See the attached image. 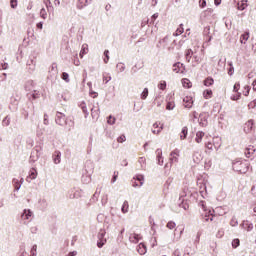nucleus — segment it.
<instances>
[{
    "instance_id": "nucleus-43",
    "label": "nucleus",
    "mask_w": 256,
    "mask_h": 256,
    "mask_svg": "<svg viewBox=\"0 0 256 256\" xmlns=\"http://www.w3.org/2000/svg\"><path fill=\"white\" fill-rule=\"evenodd\" d=\"M20 254H19V256H29V253H27L26 251H25V244H22L21 246H20Z\"/></svg>"
},
{
    "instance_id": "nucleus-46",
    "label": "nucleus",
    "mask_w": 256,
    "mask_h": 256,
    "mask_svg": "<svg viewBox=\"0 0 256 256\" xmlns=\"http://www.w3.org/2000/svg\"><path fill=\"white\" fill-rule=\"evenodd\" d=\"M80 107H81L83 113H85V115H86V117H87V115H89V111L87 110V105L85 104V102H82V103L80 104Z\"/></svg>"
},
{
    "instance_id": "nucleus-38",
    "label": "nucleus",
    "mask_w": 256,
    "mask_h": 256,
    "mask_svg": "<svg viewBox=\"0 0 256 256\" xmlns=\"http://www.w3.org/2000/svg\"><path fill=\"white\" fill-rule=\"evenodd\" d=\"M167 111H173L175 109V102L173 101H168L166 105Z\"/></svg>"
},
{
    "instance_id": "nucleus-41",
    "label": "nucleus",
    "mask_w": 256,
    "mask_h": 256,
    "mask_svg": "<svg viewBox=\"0 0 256 256\" xmlns=\"http://www.w3.org/2000/svg\"><path fill=\"white\" fill-rule=\"evenodd\" d=\"M239 245H241V241L239 240V238L232 240L233 249H237V247H239Z\"/></svg>"
},
{
    "instance_id": "nucleus-1",
    "label": "nucleus",
    "mask_w": 256,
    "mask_h": 256,
    "mask_svg": "<svg viewBox=\"0 0 256 256\" xmlns=\"http://www.w3.org/2000/svg\"><path fill=\"white\" fill-rule=\"evenodd\" d=\"M204 213H202V219L205 223H217V216L213 215L211 213V210H207V207H205V202L200 203Z\"/></svg>"
},
{
    "instance_id": "nucleus-56",
    "label": "nucleus",
    "mask_w": 256,
    "mask_h": 256,
    "mask_svg": "<svg viewBox=\"0 0 256 256\" xmlns=\"http://www.w3.org/2000/svg\"><path fill=\"white\" fill-rule=\"evenodd\" d=\"M18 2L17 0H10V7L12 9H17Z\"/></svg>"
},
{
    "instance_id": "nucleus-16",
    "label": "nucleus",
    "mask_w": 256,
    "mask_h": 256,
    "mask_svg": "<svg viewBox=\"0 0 256 256\" xmlns=\"http://www.w3.org/2000/svg\"><path fill=\"white\" fill-rule=\"evenodd\" d=\"M138 164L140 165V169L142 171H145V169H147V159H145V157H140L138 159Z\"/></svg>"
},
{
    "instance_id": "nucleus-4",
    "label": "nucleus",
    "mask_w": 256,
    "mask_h": 256,
    "mask_svg": "<svg viewBox=\"0 0 256 256\" xmlns=\"http://www.w3.org/2000/svg\"><path fill=\"white\" fill-rule=\"evenodd\" d=\"M145 176L138 174L132 179V187H143Z\"/></svg>"
},
{
    "instance_id": "nucleus-45",
    "label": "nucleus",
    "mask_w": 256,
    "mask_h": 256,
    "mask_svg": "<svg viewBox=\"0 0 256 256\" xmlns=\"http://www.w3.org/2000/svg\"><path fill=\"white\" fill-rule=\"evenodd\" d=\"M116 67H117L119 73H123V71H125V64L122 63V62L118 63V64L116 65Z\"/></svg>"
},
{
    "instance_id": "nucleus-2",
    "label": "nucleus",
    "mask_w": 256,
    "mask_h": 256,
    "mask_svg": "<svg viewBox=\"0 0 256 256\" xmlns=\"http://www.w3.org/2000/svg\"><path fill=\"white\" fill-rule=\"evenodd\" d=\"M232 169L237 173H247L249 171V164L245 161L238 160L233 162Z\"/></svg>"
},
{
    "instance_id": "nucleus-40",
    "label": "nucleus",
    "mask_w": 256,
    "mask_h": 256,
    "mask_svg": "<svg viewBox=\"0 0 256 256\" xmlns=\"http://www.w3.org/2000/svg\"><path fill=\"white\" fill-rule=\"evenodd\" d=\"M38 203H39L40 207H42V209H47L48 203H47L46 199L42 198V199L39 200Z\"/></svg>"
},
{
    "instance_id": "nucleus-44",
    "label": "nucleus",
    "mask_w": 256,
    "mask_h": 256,
    "mask_svg": "<svg viewBox=\"0 0 256 256\" xmlns=\"http://www.w3.org/2000/svg\"><path fill=\"white\" fill-rule=\"evenodd\" d=\"M213 83H214L213 78H207L206 80H204L205 87H211V85H213Z\"/></svg>"
},
{
    "instance_id": "nucleus-34",
    "label": "nucleus",
    "mask_w": 256,
    "mask_h": 256,
    "mask_svg": "<svg viewBox=\"0 0 256 256\" xmlns=\"http://www.w3.org/2000/svg\"><path fill=\"white\" fill-rule=\"evenodd\" d=\"M44 5L47 8L48 11H53V4L51 3V0H43Z\"/></svg>"
},
{
    "instance_id": "nucleus-57",
    "label": "nucleus",
    "mask_w": 256,
    "mask_h": 256,
    "mask_svg": "<svg viewBox=\"0 0 256 256\" xmlns=\"http://www.w3.org/2000/svg\"><path fill=\"white\" fill-rule=\"evenodd\" d=\"M118 143H125L127 141V137L125 135H121L117 138Z\"/></svg>"
},
{
    "instance_id": "nucleus-54",
    "label": "nucleus",
    "mask_w": 256,
    "mask_h": 256,
    "mask_svg": "<svg viewBox=\"0 0 256 256\" xmlns=\"http://www.w3.org/2000/svg\"><path fill=\"white\" fill-rule=\"evenodd\" d=\"M62 79L63 81H65L66 83H69L70 79H69V74L67 72H63L62 73Z\"/></svg>"
},
{
    "instance_id": "nucleus-31",
    "label": "nucleus",
    "mask_w": 256,
    "mask_h": 256,
    "mask_svg": "<svg viewBox=\"0 0 256 256\" xmlns=\"http://www.w3.org/2000/svg\"><path fill=\"white\" fill-rule=\"evenodd\" d=\"M182 85L185 89H191V81L187 78L182 79Z\"/></svg>"
},
{
    "instance_id": "nucleus-30",
    "label": "nucleus",
    "mask_w": 256,
    "mask_h": 256,
    "mask_svg": "<svg viewBox=\"0 0 256 256\" xmlns=\"http://www.w3.org/2000/svg\"><path fill=\"white\" fill-rule=\"evenodd\" d=\"M247 9V0H243L238 3V10L239 11H245Z\"/></svg>"
},
{
    "instance_id": "nucleus-12",
    "label": "nucleus",
    "mask_w": 256,
    "mask_h": 256,
    "mask_svg": "<svg viewBox=\"0 0 256 256\" xmlns=\"http://www.w3.org/2000/svg\"><path fill=\"white\" fill-rule=\"evenodd\" d=\"M21 218L25 220H31L33 219V212L30 209H25L24 212L21 215Z\"/></svg>"
},
{
    "instance_id": "nucleus-9",
    "label": "nucleus",
    "mask_w": 256,
    "mask_h": 256,
    "mask_svg": "<svg viewBox=\"0 0 256 256\" xmlns=\"http://www.w3.org/2000/svg\"><path fill=\"white\" fill-rule=\"evenodd\" d=\"M161 131H163V124H161L159 122H155L152 126V133L154 135H159V133H161Z\"/></svg>"
},
{
    "instance_id": "nucleus-50",
    "label": "nucleus",
    "mask_w": 256,
    "mask_h": 256,
    "mask_svg": "<svg viewBox=\"0 0 256 256\" xmlns=\"http://www.w3.org/2000/svg\"><path fill=\"white\" fill-rule=\"evenodd\" d=\"M177 43V41H173V43L170 44V46L167 48V51H169V53H173V51H175V44Z\"/></svg>"
},
{
    "instance_id": "nucleus-29",
    "label": "nucleus",
    "mask_w": 256,
    "mask_h": 256,
    "mask_svg": "<svg viewBox=\"0 0 256 256\" xmlns=\"http://www.w3.org/2000/svg\"><path fill=\"white\" fill-rule=\"evenodd\" d=\"M204 99H211L213 97V91L211 89H206L203 92Z\"/></svg>"
},
{
    "instance_id": "nucleus-7",
    "label": "nucleus",
    "mask_w": 256,
    "mask_h": 256,
    "mask_svg": "<svg viewBox=\"0 0 256 256\" xmlns=\"http://www.w3.org/2000/svg\"><path fill=\"white\" fill-rule=\"evenodd\" d=\"M169 45V36H165L164 38L160 39L156 45L158 49H165Z\"/></svg>"
},
{
    "instance_id": "nucleus-28",
    "label": "nucleus",
    "mask_w": 256,
    "mask_h": 256,
    "mask_svg": "<svg viewBox=\"0 0 256 256\" xmlns=\"http://www.w3.org/2000/svg\"><path fill=\"white\" fill-rule=\"evenodd\" d=\"M91 116L93 119H99V107L91 108Z\"/></svg>"
},
{
    "instance_id": "nucleus-22",
    "label": "nucleus",
    "mask_w": 256,
    "mask_h": 256,
    "mask_svg": "<svg viewBox=\"0 0 256 256\" xmlns=\"http://www.w3.org/2000/svg\"><path fill=\"white\" fill-rule=\"evenodd\" d=\"M34 179H37V170H35V169H33L30 172L29 176L26 178V181L28 183H31V181H33Z\"/></svg>"
},
{
    "instance_id": "nucleus-58",
    "label": "nucleus",
    "mask_w": 256,
    "mask_h": 256,
    "mask_svg": "<svg viewBox=\"0 0 256 256\" xmlns=\"http://www.w3.org/2000/svg\"><path fill=\"white\" fill-rule=\"evenodd\" d=\"M104 63H109V50L104 51Z\"/></svg>"
},
{
    "instance_id": "nucleus-8",
    "label": "nucleus",
    "mask_w": 256,
    "mask_h": 256,
    "mask_svg": "<svg viewBox=\"0 0 256 256\" xmlns=\"http://www.w3.org/2000/svg\"><path fill=\"white\" fill-rule=\"evenodd\" d=\"M172 71L174 73H183V71H185V66L181 62H177L172 66Z\"/></svg>"
},
{
    "instance_id": "nucleus-37",
    "label": "nucleus",
    "mask_w": 256,
    "mask_h": 256,
    "mask_svg": "<svg viewBox=\"0 0 256 256\" xmlns=\"http://www.w3.org/2000/svg\"><path fill=\"white\" fill-rule=\"evenodd\" d=\"M50 73H52V75L54 77H56L58 75L59 70H57V64H52Z\"/></svg>"
},
{
    "instance_id": "nucleus-33",
    "label": "nucleus",
    "mask_w": 256,
    "mask_h": 256,
    "mask_svg": "<svg viewBox=\"0 0 256 256\" xmlns=\"http://www.w3.org/2000/svg\"><path fill=\"white\" fill-rule=\"evenodd\" d=\"M186 61L189 63L191 61V57H193V50L188 49L185 52Z\"/></svg>"
},
{
    "instance_id": "nucleus-3",
    "label": "nucleus",
    "mask_w": 256,
    "mask_h": 256,
    "mask_svg": "<svg viewBox=\"0 0 256 256\" xmlns=\"http://www.w3.org/2000/svg\"><path fill=\"white\" fill-rule=\"evenodd\" d=\"M106 233L107 232L105 231V229H100V231L98 232L97 247L99 249H102L105 243H107V238H105Z\"/></svg>"
},
{
    "instance_id": "nucleus-13",
    "label": "nucleus",
    "mask_w": 256,
    "mask_h": 256,
    "mask_svg": "<svg viewBox=\"0 0 256 256\" xmlns=\"http://www.w3.org/2000/svg\"><path fill=\"white\" fill-rule=\"evenodd\" d=\"M141 239H142L141 234L132 233V234H130V236H129V241H130L131 243L137 244V243H139V241H141Z\"/></svg>"
},
{
    "instance_id": "nucleus-60",
    "label": "nucleus",
    "mask_w": 256,
    "mask_h": 256,
    "mask_svg": "<svg viewBox=\"0 0 256 256\" xmlns=\"http://www.w3.org/2000/svg\"><path fill=\"white\" fill-rule=\"evenodd\" d=\"M10 121H9V117H5L4 119H3V125L5 126V127H9V125H10Z\"/></svg>"
},
{
    "instance_id": "nucleus-17",
    "label": "nucleus",
    "mask_w": 256,
    "mask_h": 256,
    "mask_svg": "<svg viewBox=\"0 0 256 256\" xmlns=\"http://www.w3.org/2000/svg\"><path fill=\"white\" fill-rule=\"evenodd\" d=\"M253 129V120H248L244 125L245 133H251Z\"/></svg>"
},
{
    "instance_id": "nucleus-32",
    "label": "nucleus",
    "mask_w": 256,
    "mask_h": 256,
    "mask_svg": "<svg viewBox=\"0 0 256 256\" xmlns=\"http://www.w3.org/2000/svg\"><path fill=\"white\" fill-rule=\"evenodd\" d=\"M245 156L246 157H251V155H253V153H255V148H253V147H249V148H246V150H245Z\"/></svg>"
},
{
    "instance_id": "nucleus-5",
    "label": "nucleus",
    "mask_w": 256,
    "mask_h": 256,
    "mask_svg": "<svg viewBox=\"0 0 256 256\" xmlns=\"http://www.w3.org/2000/svg\"><path fill=\"white\" fill-rule=\"evenodd\" d=\"M180 151L179 149H175L174 151H172L170 153V156H169V161H170V166L173 164V163H179V157H180Z\"/></svg>"
},
{
    "instance_id": "nucleus-18",
    "label": "nucleus",
    "mask_w": 256,
    "mask_h": 256,
    "mask_svg": "<svg viewBox=\"0 0 256 256\" xmlns=\"http://www.w3.org/2000/svg\"><path fill=\"white\" fill-rule=\"evenodd\" d=\"M188 133H189V129L187 128V126H184L180 132L181 141H185V139H187Z\"/></svg>"
},
{
    "instance_id": "nucleus-25",
    "label": "nucleus",
    "mask_w": 256,
    "mask_h": 256,
    "mask_svg": "<svg viewBox=\"0 0 256 256\" xmlns=\"http://www.w3.org/2000/svg\"><path fill=\"white\" fill-rule=\"evenodd\" d=\"M91 0H78L77 9H83L87 7V4L90 3Z\"/></svg>"
},
{
    "instance_id": "nucleus-19",
    "label": "nucleus",
    "mask_w": 256,
    "mask_h": 256,
    "mask_svg": "<svg viewBox=\"0 0 256 256\" xmlns=\"http://www.w3.org/2000/svg\"><path fill=\"white\" fill-rule=\"evenodd\" d=\"M193 161L194 163H201V161H203V155H201V152H194Z\"/></svg>"
},
{
    "instance_id": "nucleus-42",
    "label": "nucleus",
    "mask_w": 256,
    "mask_h": 256,
    "mask_svg": "<svg viewBox=\"0 0 256 256\" xmlns=\"http://www.w3.org/2000/svg\"><path fill=\"white\" fill-rule=\"evenodd\" d=\"M183 24L180 25L179 28H177L176 32L174 33V37H179V35L183 34Z\"/></svg>"
},
{
    "instance_id": "nucleus-27",
    "label": "nucleus",
    "mask_w": 256,
    "mask_h": 256,
    "mask_svg": "<svg viewBox=\"0 0 256 256\" xmlns=\"http://www.w3.org/2000/svg\"><path fill=\"white\" fill-rule=\"evenodd\" d=\"M12 185H13L15 191H19V189H21V183L19 182V179H17V178H14L12 180Z\"/></svg>"
},
{
    "instance_id": "nucleus-53",
    "label": "nucleus",
    "mask_w": 256,
    "mask_h": 256,
    "mask_svg": "<svg viewBox=\"0 0 256 256\" xmlns=\"http://www.w3.org/2000/svg\"><path fill=\"white\" fill-rule=\"evenodd\" d=\"M115 121H116L115 117L110 115L108 117L107 123H108V125H115Z\"/></svg>"
},
{
    "instance_id": "nucleus-14",
    "label": "nucleus",
    "mask_w": 256,
    "mask_h": 256,
    "mask_svg": "<svg viewBox=\"0 0 256 256\" xmlns=\"http://www.w3.org/2000/svg\"><path fill=\"white\" fill-rule=\"evenodd\" d=\"M137 251H138L139 255H145V253H147V246L145 245V243L141 242L137 246Z\"/></svg>"
},
{
    "instance_id": "nucleus-48",
    "label": "nucleus",
    "mask_w": 256,
    "mask_h": 256,
    "mask_svg": "<svg viewBox=\"0 0 256 256\" xmlns=\"http://www.w3.org/2000/svg\"><path fill=\"white\" fill-rule=\"evenodd\" d=\"M30 256H37V245L34 244L30 250Z\"/></svg>"
},
{
    "instance_id": "nucleus-55",
    "label": "nucleus",
    "mask_w": 256,
    "mask_h": 256,
    "mask_svg": "<svg viewBox=\"0 0 256 256\" xmlns=\"http://www.w3.org/2000/svg\"><path fill=\"white\" fill-rule=\"evenodd\" d=\"M251 91V87H249V86H245L244 87V91H243V95L245 96V97H249V92Z\"/></svg>"
},
{
    "instance_id": "nucleus-23",
    "label": "nucleus",
    "mask_w": 256,
    "mask_h": 256,
    "mask_svg": "<svg viewBox=\"0 0 256 256\" xmlns=\"http://www.w3.org/2000/svg\"><path fill=\"white\" fill-rule=\"evenodd\" d=\"M203 137H205V132L198 131L196 133V138H195L196 143H202L203 142Z\"/></svg>"
},
{
    "instance_id": "nucleus-36",
    "label": "nucleus",
    "mask_w": 256,
    "mask_h": 256,
    "mask_svg": "<svg viewBox=\"0 0 256 256\" xmlns=\"http://www.w3.org/2000/svg\"><path fill=\"white\" fill-rule=\"evenodd\" d=\"M140 97H141V99L143 101H145V99H147V97H149V89L148 88H144V90L142 91Z\"/></svg>"
},
{
    "instance_id": "nucleus-51",
    "label": "nucleus",
    "mask_w": 256,
    "mask_h": 256,
    "mask_svg": "<svg viewBox=\"0 0 256 256\" xmlns=\"http://www.w3.org/2000/svg\"><path fill=\"white\" fill-rule=\"evenodd\" d=\"M40 17H41L42 19H47V10H46L45 8H42V9L40 10Z\"/></svg>"
},
{
    "instance_id": "nucleus-64",
    "label": "nucleus",
    "mask_w": 256,
    "mask_h": 256,
    "mask_svg": "<svg viewBox=\"0 0 256 256\" xmlns=\"http://www.w3.org/2000/svg\"><path fill=\"white\" fill-rule=\"evenodd\" d=\"M172 256H181V251H179V249L175 250Z\"/></svg>"
},
{
    "instance_id": "nucleus-24",
    "label": "nucleus",
    "mask_w": 256,
    "mask_h": 256,
    "mask_svg": "<svg viewBox=\"0 0 256 256\" xmlns=\"http://www.w3.org/2000/svg\"><path fill=\"white\" fill-rule=\"evenodd\" d=\"M199 124L201 125V127H207V115L200 114Z\"/></svg>"
},
{
    "instance_id": "nucleus-35",
    "label": "nucleus",
    "mask_w": 256,
    "mask_h": 256,
    "mask_svg": "<svg viewBox=\"0 0 256 256\" xmlns=\"http://www.w3.org/2000/svg\"><path fill=\"white\" fill-rule=\"evenodd\" d=\"M121 211H122V213H129V202L128 201H124Z\"/></svg>"
},
{
    "instance_id": "nucleus-63",
    "label": "nucleus",
    "mask_w": 256,
    "mask_h": 256,
    "mask_svg": "<svg viewBox=\"0 0 256 256\" xmlns=\"http://www.w3.org/2000/svg\"><path fill=\"white\" fill-rule=\"evenodd\" d=\"M107 201H108V196L107 194L102 196V205H107Z\"/></svg>"
},
{
    "instance_id": "nucleus-59",
    "label": "nucleus",
    "mask_w": 256,
    "mask_h": 256,
    "mask_svg": "<svg viewBox=\"0 0 256 256\" xmlns=\"http://www.w3.org/2000/svg\"><path fill=\"white\" fill-rule=\"evenodd\" d=\"M201 241V232H198L196 235V239L194 241V245H197Z\"/></svg>"
},
{
    "instance_id": "nucleus-20",
    "label": "nucleus",
    "mask_w": 256,
    "mask_h": 256,
    "mask_svg": "<svg viewBox=\"0 0 256 256\" xmlns=\"http://www.w3.org/2000/svg\"><path fill=\"white\" fill-rule=\"evenodd\" d=\"M87 53H89V45L83 44L79 54L80 59H83V56L87 55Z\"/></svg>"
},
{
    "instance_id": "nucleus-49",
    "label": "nucleus",
    "mask_w": 256,
    "mask_h": 256,
    "mask_svg": "<svg viewBox=\"0 0 256 256\" xmlns=\"http://www.w3.org/2000/svg\"><path fill=\"white\" fill-rule=\"evenodd\" d=\"M207 149H209L210 151H215V146L213 145V142L208 141L205 143Z\"/></svg>"
},
{
    "instance_id": "nucleus-6",
    "label": "nucleus",
    "mask_w": 256,
    "mask_h": 256,
    "mask_svg": "<svg viewBox=\"0 0 256 256\" xmlns=\"http://www.w3.org/2000/svg\"><path fill=\"white\" fill-rule=\"evenodd\" d=\"M55 121L57 125H67V116H65V114H63L62 112H57Z\"/></svg>"
},
{
    "instance_id": "nucleus-52",
    "label": "nucleus",
    "mask_w": 256,
    "mask_h": 256,
    "mask_svg": "<svg viewBox=\"0 0 256 256\" xmlns=\"http://www.w3.org/2000/svg\"><path fill=\"white\" fill-rule=\"evenodd\" d=\"M44 130L43 128L37 127L36 129V137H43Z\"/></svg>"
},
{
    "instance_id": "nucleus-62",
    "label": "nucleus",
    "mask_w": 256,
    "mask_h": 256,
    "mask_svg": "<svg viewBox=\"0 0 256 256\" xmlns=\"http://www.w3.org/2000/svg\"><path fill=\"white\" fill-rule=\"evenodd\" d=\"M255 106H256V99L248 104L249 109H255Z\"/></svg>"
},
{
    "instance_id": "nucleus-10",
    "label": "nucleus",
    "mask_w": 256,
    "mask_h": 256,
    "mask_svg": "<svg viewBox=\"0 0 256 256\" xmlns=\"http://www.w3.org/2000/svg\"><path fill=\"white\" fill-rule=\"evenodd\" d=\"M193 102V97L191 96H186L183 98L184 107L186 109H191L193 107Z\"/></svg>"
},
{
    "instance_id": "nucleus-15",
    "label": "nucleus",
    "mask_w": 256,
    "mask_h": 256,
    "mask_svg": "<svg viewBox=\"0 0 256 256\" xmlns=\"http://www.w3.org/2000/svg\"><path fill=\"white\" fill-rule=\"evenodd\" d=\"M212 143L214 145L215 151H219V148L221 147V137H214L212 139Z\"/></svg>"
},
{
    "instance_id": "nucleus-47",
    "label": "nucleus",
    "mask_w": 256,
    "mask_h": 256,
    "mask_svg": "<svg viewBox=\"0 0 256 256\" xmlns=\"http://www.w3.org/2000/svg\"><path fill=\"white\" fill-rule=\"evenodd\" d=\"M228 65L230 67L229 70H228V75L231 76L235 73V68L233 67V62H229Z\"/></svg>"
},
{
    "instance_id": "nucleus-11",
    "label": "nucleus",
    "mask_w": 256,
    "mask_h": 256,
    "mask_svg": "<svg viewBox=\"0 0 256 256\" xmlns=\"http://www.w3.org/2000/svg\"><path fill=\"white\" fill-rule=\"evenodd\" d=\"M52 160L54 165H59L61 163V151L56 150L52 155Z\"/></svg>"
},
{
    "instance_id": "nucleus-26",
    "label": "nucleus",
    "mask_w": 256,
    "mask_h": 256,
    "mask_svg": "<svg viewBox=\"0 0 256 256\" xmlns=\"http://www.w3.org/2000/svg\"><path fill=\"white\" fill-rule=\"evenodd\" d=\"M247 41H249V32H245L244 34H242L240 36V43L242 45H245V43H247Z\"/></svg>"
},
{
    "instance_id": "nucleus-39",
    "label": "nucleus",
    "mask_w": 256,
    "mask_h": 256,
    "mask_svg": "<svg viewBox=\"0 0 256 256\" xmlns=\"http://www.w3.org/2000/svg\"><path fill=\"white\" fill-rule=\"evenodd\" d=\"M158 89H160V91H165V89H167V82L166 81H161L159 84H158Z\"/></svg>"
},
{
    "instance_id": "nucleus-61",
    "label": "nucleus",
    "mask_w": 256,
    "mask_h": 256,
    "mask_svg": "<svg viewBox=\"0 0 256 256\" xmlns=\"http://www.w3.org/2000/svg\"><path fill=\"white\" fill-rule=\"evenodd\" d=\"M239 89H241V84L235 83L234 88H233L234 93H237L239 91Z\"/></svg>"
},
{
    "instance_id": "nucleus-21",
    "label": "nucleus",
    "mask_w": 256,
    "mask_h": 256,
    "mask_svg": "<svg viewBox=\"0 0 256 256\" xmlns=\"http://www.w3.org/2000/svg\"><path fill=\"white\" fill-rule=\"evenodd\" d=\"M156 157L158 165H163V151L161 149L156 150Z\"/></svg>"
}]
</instances>
